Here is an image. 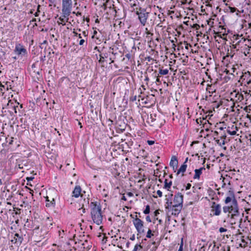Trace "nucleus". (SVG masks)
Here are the masks:
<instances>
[{"instance_id": "1", "label": "nucleus", "mask_w": 251, "mask_h": 251, "mask_svg": "<svg viewBox=\"0 0 251 251\" xmlns=\"http://www.w3.org/2000/svg\"><path fill=\"white\" fill-rule=\"evenodd\" d=\"M91 218L93 222L97 225L102 223L103 215L101 205L99 201L91 202L90 205Z\"/></svg>"}, {"instance_id": "2", "label": "nucleus", "mask_w": 251, "mask_h": 251, "mask_svg": "<svg viewBox=\"0 0 251 251\" xmlns=\"http://www.w3.org/2000/svg\"><path fill=\"white\" fill-rule=\"evenodd\" d=\"M183 196L181 193H178L175 195L173 201V214L178 215L180 213L183 206Z\"/></svg>"}, {"instance_id": "3", "label": "nucleus", "mask_w": 251, "mask_h": 251, "mask_svg": "<svg viewBox=\"0 0 251 251\" xmlns=\"http://www.w3.org/2000/svg\"><path fill=\"white\" fill-rule=\"evenodd\" d=\"M223 209V212L225 213H228V214H240L237 200H234L230 205L225 206Z\"/></svg>"}, {"instance_id": "4", "label": "nucleus", "mask_w": 251, "mask_h": 251, "mask_svg": "<svg viewBox=\"0 0 251 251\" xmlns=\"http://www.w3.org/2000/svg\"><path fill=\"white\" fill-rule=\"evenodd\" d=\"M72 8V0H62V12L64 18L69 17Z\"/></svg>"}, {"instance_id": "5", "label": "nucleus", "mask_w": 251, "mask_h": 251, "mask_svg": "<svg viewBox=\"0 0 251 251\" xmlns=\"http://www.w3.org/2000/svg\"><path fill=\"white\" fill-rule=\"evenodd\" d=\"M136 14L138 16V19L141 25H145L147 23L149 13L146 12L144 8H140L139 11H136Z\"/></svg>"}, {"instance_id": "6", "label": "nucleus", "mask_w": 251, "mask_h": 251, "mask_svg": "<svg viewBox=\"0 0 251 251\" xmlns=\"http://www.w3.org/2000/svg\"><path fill=\"white\" fill-rule=\"evenodd\" d=\"M14 52L18 55V58L23 57L26 56L27 54L26 50L21 44H17L16 45Z\"/></svg>"}, {"instance_id": "7", "label": "nucleus", "mask_w": 251, "mask_h": 251, "mask_svg": "<svg viewBox=\"0 0 251 251\" xmlns=\"http://www.w3.org/2000/svg\"><path fill=\"white\" fill-rule=\"evenodd\" d=\"M133 223L138 233V234H142L145 232L144 229V222L141 219L136 218L133 220Z\"/></svg>"}, {"instance_id": "8", "label": "nucleus", "mask_w": 251, "mask_h": 251, "mask_svg": "<svg viewBox=\"0 0 251 251\" xmlns=\"http://www.w3.org/2000/svg\"><path fill=\"white\" fill-rule=\"evenodd\" d=\"M211 211L213 212L215 216H219L221 213V206L220 204H217L215 202H213L211 206Z\"/></svg>"}, {"instance_id": "9", "label": "nucleus", "mask_w": 251, "mask_h": 251, "mask_svg": "<svg viewBox=\"0 0 251 251\" xmlns=\"http://www.w3.org/2000/svg\"><path fill=\"white\" fill-rule=\"evenodd\" d=\"M111 48L109 49V51H106L104 49L102 50L100 54V59L99 62L100 63H102L104 62V59L107 58L110 55L111 51ZM100 52V51H99Z\"/></svg>"}, {"instance_id": "10", "label": "nucleus", "mask_w": 251, "mask_h": 251, "mask_svg": "<svg viewBox=\"0 0 251 251\" xmlns=\"http://www.w3.org/2000/svg\"><path fill=\"white\" fill-rule=\"evenodd\" d=\"M81 188L79 186H76L72 192V196L75 198H78L79 196L82 197L81 194Z\"/></svg>"}, {"instance_id": "11", "label": "nucleus", "mask_w": 251, "mask_h": 251, "mask_svg": "<svg viewBox=\"0 0 251 251\" xmlns=\"http://www.w3.org/2000/svg\"><path fill=\"white\" fill-rule=\"evenodd\" d=\"M238 130V127L233 125L231 127L228 126L227 132L231 135H234L236 134V131Z\"/></svg>"}, {"instance_id": "12", "label": "nucleus", "mask_w": 251, "mask_h": 251, "mask_svg": "<svg viewBox=\"0 0 251 251\" xmlns=\"http://www.w3.org/2000/svg\"><path fill=\"white\" fill-rule=\"evenodd\" d=\"M231 95L236 98L235 100L236 101H241L244 100L243 95L239 92H234V93H231Z\"/></svg>"}, {"instance_id": "13", "label": "nucleus", "mask_w": 251, "mask_h": 251, "mask_svg": "<svg viewBox=\"0 0 251 251\" xmlns=\"http://www.w3.org/2000/svg\"><path fill=\"white\" fill-rule=\"evenodd\" d=\"M205 168L204 167L200 168L199 169H195V175L194 176L193 178L194 179H199L201 175L202 174V172L203 170H205Z\"/></svg>"}, {"instance_id": "14", "label": "nucleus", "mask_w": 251, "mask_h": 251, "mask_svg": "<svg viewBox=\"0 0 251 251\" xmlns=\"http://www.w3.org/2000/svg\"><path fill=\"white\" fill-rule=\"evenodd\" d=\"M88 31H83L82 32V34L85 39H81L79 42V45L80 46H83L84 44L85 43L86 45L87 44V36H88Z\"/></svg>"}, {"instance_id": "15", "label": "nucleus", "mask_w": 251, "mask_h": 251, "mask_svg": "<svg viewBox=\"0 0 251 251\" xmlns=\"http://www.w3.org/2000/svg\"><path fill=\"white\" fill-rule=\"evenodd\" d=\"M234 200H236L235 198L234 195L231 193L230 194L229 196L226 197L225 200V202L226 204L229 203V202H231V203H232Z\"/></svg>"}, {"instance_id": "16", "label": "nucleus", "mask_w": 251, "mask_h": 251, "mask_svg": "<svg viewBox=\"0 0 251 251\" xmlns=\"http://www.w3.org/2000/svg\"><path fill=\"white\" fill-rule=\"evenodd\" d=\"M239 215V214H231L230 215L229 214H228V216L230 217V223L231 225L236 224V222L235 219L236 217H238Z\"/></svg>"}, {"instance_id": "17", "label": "nucleus", "mask_w": 251, "mask_h": 251, "mask_svg": "<svg viewBox=\"0 0 251 251\" xmlns=\"http://www.w3.org/2000/svg\"><path fill=\"white\" fill-rule=\"evenodd\" d=\"M178 163V161L176 157L175 156H172L171 161L170 162V165L174 168V167L176 166Z\"/></svg>"}, {"instance_id": "18", "label": "nucleus", "mask_w": 251, "mask_h": 251, "mask_svg": "<svg viewBox=\"0 0 251 251\" xmlns=\"http://www.w3.org/2000/svg\"><path fill=\"white\" fill-rule=\"evenodd\" d=\"M206 91L210 94H213L216 92V89L212 84H207L206 87Z\"/></svg>"}, {"instance_id": "19", "label": "nucleus", "mask_w": 251, "mask_h": 251, "mask_svg": "<svg viewBox=\"0 0 251 251\" xmlns=\"http://www.w3.org/2000/svg\"><path fill=\"white\" fill-rule=\"evenodd\" d=\"M164 188L167 189L168 191H170V189L171 188V186L172 185V181H170L168 182V180L166 179L164 181Z\"/></svg>"}, {"instance_id": "20", "label": "nucleus", "mask_w": 251, "mask_h": 251, "mask_svg": "<svg viewBox=\"0 0 251 251\" xmlns=\"http://www.w3.org/2000/svg\"><path fill=\"white\" fill-rule=\"evenodd\" d=\"M14 239L15 240V243H19L20 244L22 243L23 241V238L21 237L18 233H16L14 235Z\"/></svg>"}, {"instance_id": "21", "label": "nucleus", "mask_w": 251, "mask_h": 251, "mask_svg": "<svg viewBox=\"0 0 251 251\" xmlns=\"http://www.w3.org/2000/svg\"><path fill=\"white\" fill-rule=\"evenodd\" d=\"M59 20L61 22L62 25H64L66 24V22H68L69 17L64 18L62 13V15L59 18Z\"/></svg>"}, {"instance_id": "22", "label": "nucleus", "mask_w": 251, "mask_h": 251, "mask_svg": "<svg viewBox=\"0 0 251 251\" xmlns=\"http://www.w3.org/2000/svg\"><path fill=\"white\" fill-rule=\"evenodd\" d=\"M187 165L186 164H182L179 169L178 170L177 174H179L180 173H183L186 171V168H187Z\"/></svg>"}, {"instance_id": "23", "label": "nucleus", "mask_w": 251, "mask_h": 251, "mask_svg": "<svg viewBox=\"0 0 251 251\" xmlns=\"http://www.w3.org/2000/svg\"><path fill=\"white\" fill-rule=\"evenodd\" d=\"M167 201L165 204L166 208L172 209L173 208V202L170 201L168 199H166Z\"/></svg>"}, {"instance_id": "24", "label": "nucleus", "mask_w": 251, "mask_h": 251, "mask_svg": "<svg viewBox=\"0 0 251 251\" xmlns=\"http://www.w3.org/2000/svg\"><path fill=\"white\" fill-rule=\"evenodd\" d=\"M169 73V70L167 69H162V68H159V75H166Z\"/></svg>"}, {"instance_id": "25", "label": "nucleus", "mask_w": 251, "mask_h": 251, "mask_svg": "<svg viewBox=\"0 0 251 251\" xmlns=\"http://www.w3.org/2000/svg\"><path fill=\"white\" fill-rule=\"evenodd\" d=\"M46 201L47 202H47L46 203V206H50L51 205H54L55 204V202H54L55 201H54V199H52V200L51 201H50V200H49V197H46Z\"/></svg>"}, {"instance_id": "26", "label": "nucleus", "mask_w": 251, "mask_h": 251, "mask_svg": "<svg viewBox=\"0 0 251 251\" xmlns=\"http://www.w3.org/2000/svg\"><path fill=\"white\" fill-rule=\"evenodd\" d=\"M151 230L150 229H149L148 232H147V234L146 235V237L148 238H151V237L153 235V234H152L151 233Z\"/></svg>"}, {"instance_id": "27", "label": "nucleus", "mask_w": 251, "mask_h": 251, "mask_svg": "<svg viewBox=\"0 0 251 251\" xmlns=\"http://www.w3.org/2000/svg\"><path fill=\"white\" fill-rule=\"evenodd\" d=\"M150 212V207L149 205H147L145 209L144 210V213L145 214H148Z\"/></svg>"}, {"instance_id": "28", "label": "nucleus", "mask_w": 251, "mask_h": 251, "mask_svg": "<svg viewBox=\"0 0 251 251\" xmlns=\"http://www.w3.org/2000/svg\"><path fill=\"white\" fill-rule=\"evenodd\" d=\"M142 248V247L139 244H136L133 249V250L132 251H137L139 249H141Z\"/></svg>"}, {"instance_id": "29", "label": "nucleus", "mask_w": 251, "mask_h": 251, "mask_svg": "<svg viewBox=\"0 0 251 251\" xmlns=\"http://www.w3.org/2000/svg\"><path fill=\"white\" fill-rule=\"evenodd\" d=\"M229 8L231 13H234L237 10V8L235 7H229Z\"/></svg>"}, {"instance_id": "30", "label": "nucleus", "mask_w": 251, "mask_h": 251, "mask_svg": "<svg viewBox=\"0 0 251 251\" xmlns=\"http://www.w3.org/2000/svg\"><path fill=\"white\" fill-rule=\"evenodd\" d=\"M73 33L74 34L75 36H78V38L80 39H81L82 38L81 34H78L77 32H75V31H73Z\"/></svg>"}, {"instance_id": "31", "label": "nucleus", "mask_w": 251, "mask_h": 251, "mask_svg": "<svg viewBox=\"0 0 251 251\" xmlns=\"http://www.w3.org/2000/svg\"><path fill=\"white\" fill-rule=\"evenodd\" d=\"M214 140L215 141V142L220 146L222 147L221 142L220 141L219 139H218L216 138L215 137L214 138Z\"/></svg>"}, {"instance_id": "32", "label": "nucleus", "mask_w": 251, "mask_h": 251, "mask_svg": "<svg viewBox=\"0 0 251 251\" xmlns=\"http://www.w3.org/2000/svg\"><path fill=\"white\" fill-rule=\"evenodd\" d=\"M156 193L159 197L161 198L162 197V192L160 190H157Z\"/></svg>"}, {"instance_id": "33", "label": "nucleus", "mask_w": 251, "mask_h": 251, "mask_svg": "<svg viewBox=\"0 0 251 251\" xmlns=\"http://www.w3.org/2000/svg\"><path fill=\"white\" fill-rule=\"evenodd\" d=\"M226 231H227V229L226 228H224V227H220L219 228V231L221 233H222V232H226Z\"/></svg>"}, {"instance_id": "34", "label": "nucleus", "mask_w": 251, "mask_h": 251, "mask_svg": "<svg viewBox=\"0 0 251 251\" xmlns=\"http://www.w3.org/2000/svg\"><path fill=\"white\" fill-rule=\"evenodd\" d=\"M155 76L157 77L156 80V82L160 83L161 81H160V79L159 78L160 77L159 74H158L157 75L155 74Z\"/></svg>"}, {"instance_id": "35", "label": "nucleus", "mask_w": 251, "mask_h": 251, "mask_svg": "<svg viewBox=\"0 0 251 251\" xmlns=\"http://www.w3.org/2000/svg\"><path fill=\"white\" fill-rule=\"evenodd\" d=\"M50 4L49 5L50 6H51L55 2L56 0H49Z\"/></svg>"}, {"instance_id": "36", "label": "nucleus", "mask_w": 251, "mask_h": 251, "mask_svg": "<svg viewBox=\"0 0 251 251\" xmlns=\"http://www.w3.org/2000/svg\"><path fill=\"white\" fill-rule=\"evenodd\" d=\"M182 250H183V243L182 242L181 245H180V247H179V248L178 251H182Z\"/></svg>"}, {"instance_id": "37", "label": "nucleus", "mask_w": 251, "mask_h": 251, "mask_svg": "<svg viewBox=\"0 0 251 251\" xmlns=\"http://www.w3.org/2000/svg\"><path fill=\"white\" fill-rule=\"evenodd\" d=\"M146 220L147 221H148V222H151V219L150 218V217L149 216H147L146 218Z\"/></svg>"}, {"instance_id": "38", "label": "nucleus", "mask_w": 251, "mask_h": 251, "mask_svg": "<svg viewBox=\"0 0 251 251\" xmlns=\"http://www.w3.org/2000/svg\"><path fill=\"white\" fill-rule=\"evenodd\" d=\"M40 6L39 5L38 6V9H39ZM38 12H39V10H38L35 13L34 15L35 17H38L39 16Z\"/></svg>"}, {"instance_id": "39", "label": "nucleus", "mask_w": 251, "mask_h": 251, "mask_svg": "<svg viewBox=\"0 0 251 251\" xmlns=\"http://www.w3.org/2000/svg\"><path fill=\"white\" fill-rule=\"evenodd\" d=\"M226 135L225 134L224 135H222V136H221L220 138L223 140H225L226 139Z\"/></svg>"}, {"instance_id": "40", "label": "nucleus", "mask_w": 251, "mask_h": 251, "mask_svg": "<svg viewBox=\"0 0 251 251\" xmlns=\"http://www.w3.org/2000/svg\"><path fill=\"white\" fill-rule=\"evenodd\" d=\"M154 143V142L153 141H150V140L148 141V143L150 145H151L153 144Z\"/></svg>"}, {"instance_id": "41", "label": "nucleus", "mask_w": 251, "mask_h": 251, "mask_svg": "<svg viewBox=\"0 0 251 251\" xmlns=\"http://www.w3.org/2000/svg\"><path fill=\"white\" fill-rule=\"evenodd\" d=\"M130 100L133 101L136 100V96H135L131 98Z\"/></svg>"}, {"instance_id": "42", "label": "nucleus", "mask_w": 251, "mask_h": 251, "mask_svg": "<svg viewBox=\"0 0 251 251\" xmlns=\"http://www.w3.org/2000/svg\"><path fill=\"white\" fill-rule=\"evenodd\" d=\"M242 223V219H240V220H239V226H238L239 228H241Z\"/></svg>"}, {"instance_id": "43", "label": "nucleus", "mask_w": 251, "mask_h": 251, "mask_svg": "<svg viewBox=\"0 0 251 251\" xmlns=\"http://www.w3.org/2000/svg\"><path fill=\"white\" fill-rule=\"evenodd\" d=\"M130 239L132 241H133L135 240V235L133 234L130 238Z\"/></svg>"}, {"instance_id": "44", "label": "nucleus", "mask_w": 251, "mask_h": 251, "mask_svg": "<svg viewBox=\"0 0 251 251\" xmlns=\"http://www.w3.org/2000/svg\"><path fill=\"white\" fill-rule=\"evenodd\" d=\"M150 118H151V122H153V121H154L155 120V118H153V117H152V115H150Z\"/></svg>"}, {"instance_id": "45", "label": "nucleus", "mask_w": 251, "mask_h": 251, "mask_svg": "<svg viewBox=\"0 0 251 251\" xmlns=\"http://www.w3.org/2000/svg\"><path fill=\"white\" fill-rule=\"evenodd\" d=\"M191 186V185L190 183H188L186 188V190L189 189Z\"/></svg>"}, {"instance_id": "46", "label": "nucleus", "mask_w": 251, "mask_h": 251, "mask_svg": "<svg viewBox=\"0 0 251 251\" xmlns=\"http://www.w3.org/2000/svg\"><path fill=\"white\" fill-rule=\"evenodd\" d=\"M33 178H34V177H27L26 179L28 181H29L30 180H32Z\"/></svg>"}, {"instance_id": "47", "label": "nucleus", "mask_w": 251, "mask_h": 251, "mask_svg": "<svg viewBox=\"0 0 251 251\" xmlns=\"http://www.w3.org/2000/svg\"><path fill=\"white\" fill-rule=\"evenodd\" d=\"M46 55H44V56H42L41 57V60L43 61H44L45 60Z\"/></svg>"}, {"instance_id": "48", "label": "nucleus", "mask_w": 251, "mask_h": 251, "mask_svg": "<svg viewBox=\"0 0 251 251\" xmlns=\"http://www.w3.org/2000/svg\"><path fill=\"white\" fill-rule=\"evenodd\" d=\"M194 27L198 29V27H200V25L198 24H195L194 25Z\"/></svg>"}, {"instance_id": "49", "label": "nucleus", "mask_w": 251, "mask_h": 251, "mask_svg": "<svg viewBox=\"0 0 251 251\" xmlns=\"http://www.w3.org/2000/svg\"><path fill=\"white\" fill-rule=\"evenodd\" d=\"M122 200H124L125 201H126V197L125 196H123L122 198Z\"/></svg>"}, {"instance_id": "50", "label": "nucleus", "mask_w": 251, "mask_h": 251, "mask_svg": "<svg viewBox=\"0 0 251 251\" xmlns=\"http://www.w3.org/2000/svg\"><path fill=\"white\" fill-rule=\"evenodd\" d=\"M76 15L77 16H81V12H77L76 13Z\"/></svg>"}, {"instance_id": "51", "label": "nucleus", "mask_w": 251, "mask_h": 251, "mask_svg": "<svg viewBox=\"0 0 251 251\" xmlns=\"http://www.w3.org/2000/svg\"><path fill=\"white\" fill-rule=\"evenodd\" d=\"M145 80L146 81H148L149 80V78L148 76H146L145 79Z\"/></svg>"}, {"instance_id": "52", "label": "nucleus", "mask_w": 251, "mask_h": 251, "mask_svg": "<svg viewBox=\"0 0 251 251\" xmlns=\"http://www.w3.org/2000/svg\"><path fill=\"white\" fill-rule=\"evenodd\" d=\"M159 214V212L157 210L155 211V212H154L155 216H157V214Z\"/></svg>"}, {"instance_id": "53", "label": "nucleus", "mask_w": 251, "mask_h": 251, "mask_svg": "<svg viewBox=\"0 0 251 251\" xmlns=\"http://www.w3.org/2000/svg\"><path fill=\"white\" fill-rule=\"evenodd\" d=\"M188 157H187V158L185 159V161H184V162L183 163V164H186V163H187V162L188 161Z\"/></svg>"}, {"instance_id": "54", "label": "nucleus", "mask_w": 251, "mask_h": 251, "mask_svg": "<svg viewBox=\"0 0 251 251\" xmlns=\"http://www.w3.org/2000/svg\"><path fill=\"white\" fill-rule=\"evenodd\" d=\"M127 195L131 197V196H133V194L131 192H129V193H128Z\"/></svg>"}, {"instance_id": "55", "label": "nucleus", "mask_w": 251, "mask_h": 251, "mask_svg": "<svg viewBox=\"0 0 251 251\" xmlns=\"http://www.w3.org/2000/svg\"><path fill=\"white\" fill-rule=\"evenodd\" d=\"M83 206H84V204L82 205V207H81V208L83 209V211H82L83 213H85V208H83Z\"/></svg>"}, {"instance_id": "56", "label": "nucleus", "mask_w": 251, "mask_h": 251, "mask_svg": "<svg viewBox=\"0 0 251 251\" xmlns=\"http://www.w3.org/2000/svg\"><path fill=\"white\" fill-rule=\"evenodd\" d=\"M221 144H222V146L223 145H224L225 144V141L223 140V142H222Z\"/></svg>"}, {"instance_id": "57", "label": "nucleus", "mask_w": 251, "mask_h": 251, "mask_svg": "<svg viewBox=\"0 0 251 251\" xmlns=\"http://www.w3.org/2000/svg\"><path fill=\"white\" fill-rule=\"evenodd\" d=\"M214 134L216 136H217L218 135V132L217 131H214Z\"/></svg>"}, {"instance_id": "58", "label": "nucleus", "mask_w": 251, "mask_h": 251, "mask_svg": "<svg viewBox=\"0 0 251 251\" xmlns=\"http://www.w3.org/2000/svg\"><path fill=\"white\" fill-rule=\"evenodd\" d=\"M241 241L243 243H245L246 244H247V242H245V240L243 238L242 239Z\"/></svg>"}, {"instance_id": "59", "label": "nucleus", "mask_w": 251, "mask_h": 251, "mask_svg": "<svg viewBox=\"0 0 251 251\" xmlns=\"http://www.w3.org/2000/svg\"><path fill=\"white\" fill-rule=\"evenodd\" d=\"M110 60L111 61V62L110 63V64L113 63L114 62V60H112L111 58H110Z\"/></svg>"}, {"instance_id": "60", "label": "nucleus", "mask_w": 251, "mask_h": 251, "mask_svg": "<svg viewBox=\"0 0 251 251\" xmlns=\"http://www.w3.org/2000/svg\"><path fill=\"white\" fill-rule=\"evenodd\" d=\"M238 234H239V235L242 234V233L240 231L239 229L238 230Z\"/></svg>"}, {"instance_id": "61", "label": "nucleus", "mask_w": 251, "mask_h": 251, "mask_svg": "<svg viewBox=\"0 0 251 251\" xmlns=\"http://www.w3.org/2000/svg\"><path fill=\"white\" fill-rule=\"evenodd\" d=\"M86 20L87 22H89V18H86Z\"/></svg>"}, {"instance_id": "62", "label": "nucleus", "mask_w": 251, "mask_h": 251, "mask_svg": "<svg viewBox=\"0 0 251 251\" xmlns=\"http://www.w3.org/2000/svg\"><path fill=\"white\" fill-rule=\"evenodd\" d=\"M99 20L97 19L96 20V23H99Z\"/></svg>"}, {"instance_id": "63", "label": "nucleus", "mask_w": 251, "mask_h": 251, "mask_svg": "<svg viewBox=\"0 0 251 251\" xmlns=\"http://www.w3.org/2000/svg\"><path fill=\"white\" fill-rule=\"evenodd\" d=\"M207 168L208 169L210 168L209 165H207Z\"/></svg>"}, {"instance_id": "64", "label": "nucleus", "mask_w": 251, "mask_h": 251, "mask_svg": "<svg viewBox=\"0 0 251 251\" xmlns=\"http://www.w3.org/2000/svg\"><path fill=\"white\" fill-rule=\"evenodd\" d=\"M220 156H224V154H223V153H221Z\"/></svg>"}]
</instances>
